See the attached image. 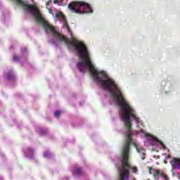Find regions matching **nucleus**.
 Returning <instances> with one entry per match:
<instances>
[{
  "mask_svg": "<svg viewBox=\"0 0 180 180\" xmlns=\"http://www.w3.org/2000/svg\"><path fill=\"white\" fill-rule=\"evenodd\" d=\"M68 8L75 12V13H79V15L84 13H92V12H94L89 4L82 1H72L68 5Z\"/></svg>",
  "mask_w": 180,
  "mask_h": 180,
  "instance_id": "obj_1",
  "label": "nucleus"
},
{
  "mask_svg": "<svg viewBox=\"0 0 180 180\" xmlns=\"http://www.w3.org/2000/svg\"><path fill=\"white\" fill-rule=\"evenodd\" d=\"M149 172L153 174L155 180H169V177L160 170H154L150 168Z\"/></svg>",
  "mask_w": 180,
  "mask_h": 180,
  "instance_id": "obj_2",
  "label": "nucleus"
},
{
  "mask_svg": "<svg viewBox=\"0 0 180 180\" xmlns=\"http://www.w3.org/2000/svg\"><path fill=\"white\" fill-rule=\"evenodd\" d=\"M145 137H147L148 141L151 146H160V148L165 149V145H164L162 142L159 141L155 137L148 134H145Z\"/></svg>",
  "mask_w": 180,
  "mask_h": 180,
  "instance_id": "obj_3",
  "label": "nucleus"
},
{
  "mask_svg": "<svg viewBox=\"0 0 180 180\" xmlns=\"http://www.w3.org/2000/svg\"><path fill=\"white\" fill-rule=\"evenodd\" d=\"M170 164L172 165V169H179L180 170V159L173 158L170 160Z\"/></svg>",
  "mask_w": 180,
  "mask_h": 180,
  "instance_id": "obj_4",
  "label": "nucleus"
},
{
  "mask_svg": "<svg viewBox=\"0 0 180 180\" xmlns=\"http://www.w3.org/2000/svg\"><path fill=\"white\" fill-rule=\"evenodd\" d=\"M134 146L136 148L137 153H139V154H141V159L145 160L146 157L144 156L146 155V150H144V148H143L140 145L136 143H134Z\"/></svg>",
  "mask_w": 180,
  "mask_h": 180,
  "instance_id": "obj_5",
  "label": "nucleus"
},
{
  "mask_svg": "<svg viewBox=\"0 0 180 180\" xmlns=\"http://www.w3.org/2000/svg\"><path fill=\"white\" fill-rule=\"evenodd\" d=\"M53 4L59 5L60 6H63L67 4V0H54Z\"/></svg>",
  "mask_w": 180,
  "mask_h": 180,
  "instance_id": "obj_6",
  "label": "nucleus"
},
{
  "mask_svg": "<svg viewBox=\"0 0 180 180\" xmlns=\"http://www.w3.org/2000/svg\"><path fill=\"white\" fill-rule=\"evenodd\" d=\"M25 155L26 157H30V158H32L33 157V150L30 149V148H27L25 150Z\"/></svg>",
  "mask_w": 180,
  "mask_h": 180,
  "instance_id": "obj_7",
  "label": "nucleus"
},
{
  "mask_svg": "<svg viewBox=\"0 0 180 180\" xmlns=\"http://www.w3.org/2000/svg\"><path fill=\"white\" fill-rule=\"evenodd\" d=\"M82 172V169L80 168L75 169V172H73L74 175H81Z\"/></svg>",
  "mask_w": 180,
  "mask_h": 180,
  "instance_id": "obj_8",
  "label": "nucleus"
},
{
  "mask_svg": "<svg viewBox=\"0 0 180 180\" xmlns=\"http://www.w3.org/2000/svg\"><path fill=\"white\" fill-rule=\"evenodd\" d=\"M50 155H51L50 152H45L44 153V157H45V158H50Z\"/></svg>",
  "mask_w": 180,
  "mask_h": 180,
  "instance_id": "obj_9",
  "label": "nucleus"
},
{
  "mask_svg": "<svg viewBox=\"0 0 180 180\" xmlns=\"http://www.w3.org/2000/svg\"><path fill=\"white\" fill-rule=\"evenodd\" d=\"M60 115H61V112L60 111H56L55 113H54L55 117H60Z\"/></svg>",
  "mask_w": 180,
  "mask_h": 180,
  "instance_id": "obj_10",
  "label": "nucleus"
},
{
  "mask_svg": "<svg viewBox=\"0 0 180 180\" xmlns=\"http://www.w3.org/2000/svg\"><path fill=\"white\" fill-rule=\"evenodd\" d=\"M7 79L11 80V79H14V76L13 74H8L7 75Z\"/></svg>",
  "mask_w": 180,
  "mask_h": 180,
  "instance_id": "obj_11",
  "label": "nucleus"
},
{
  "mask_svg": "<svg viewBox=\"0 0 180 180\" xmlns=\"http://www.w3.org/2000/svg\"><path fill=\"white\" fill-rule=\"evenodd\" d=\"M13 60H14V61H18V60H19V56H14Z\"/></svg>",
  "mask_w": 180,
  "mask_h": 180,
  "instance_id": "obj_12",
  "label": "nucleus"
},
{
  "mask_svg": "<svg viewBox=\"0 0 180 180\" xmlns=\"http://www.w3.org/2000/svg\"><path fill=\"white\" fill-rule=\"evenodd\" d=\"M136 134H139V133H140V131H136Z\"/></svg>",
  "mask_w": 180,
  "mask_h": 180,
  "instance_id": "obj_13",
  "label": "nucleus"
},
{
  "mask_svg": "<svg viewBox=\"0 0 180 180\" xmlns=\"http://www.w3.org/2000/svg\"><path fill=\"white\" fill-rule=\"evenodd\" d=\"M141 132L144 133V131H143V129H141Z\"/></svg>",
  "mask_w": 180,
  "mask_h": 180,
  "instance_id": "obj_14",
  "label": "nucleus"
},
{
  "mask_svg": "<svg viewBox=\"0 0 180 180\" xmlns=\"http://www.w3.org/2000/svg\"><path fill=\"white\" fill-rule=\"evenodd\" d=\"M24 51H26V48H24Z\"/></svg>",
  "mask_w": 180,
  "mask_h": 180,
  "instance_id": "obj_15",
  "label": "nucleus"
},
{
  "mask_svg": "<svg viewBox=\"0 0 180 180\" xmlns=\"http://www.w3.org/2000/svg\"><path fill=\"white\" fill-rule=\"evenodd\" d=\"M132 180H136V179H133Z\"/></svg>",
  "mask_w": 180,
  "mask_h": 180,
  "instance_id": "obj_16",
  "label": "nucleus"
}]
</instances>
